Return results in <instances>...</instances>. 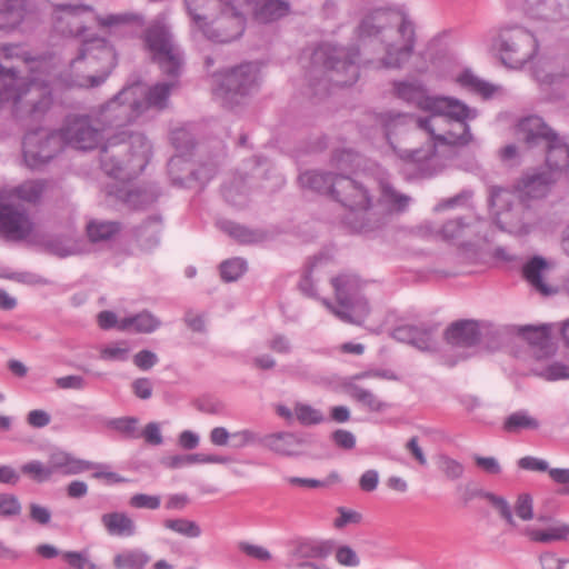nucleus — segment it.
Returning a JSON list of instances; mask_svg holds the SVG:
<instances>
[{
    "instance_id": "obj_63",
    "label": "nucleus",
    "mask_w": 569,
    "mask_h": 569,
    "mask_svg": "<svg viewBox=\"0 0 569 569\" xmlns=\"http://www.w3.org/2000/svg\"><path fill=\"white\" fill-rule=\"evenodd\" d=\"M541 569H569V559L559 558L555 552L546 551L539 556Z\"/></svg>"
},
{
    "instance_id": "obj_59",
    "label": "nucleus",
    "mask_w": 569,
    "mask_h": 569,
    "mask_svg": "<svg viewBox=\"0 0 569 569\" xmlns=\"http://www.w3.org/2000/svg\"><path fill=\"white\" fill-rule=\"evenodd\" d=\"M161 505L160 496L136 493L130 497L129 506L134 509L157 510Z\"/></svg>"
},
{
    "instance_id": "obj_58",
    "label": "nucleus",
    "mask_w": 569,
    "mask_h": 569,
    "mask_svg": "<svg viewBox=\"0 0 569 569\" xmlns=\"http://www.w3.org/2000/svg\"><path fill=\"white\" fill-rule=\"evenodd\" d=\"M336 561L343 567L355 568L360 565V558L350 546L342 545L335 550Z\"/></svg>"
},
{
    "instance_id": "obj_51",
    "label": "nucleus",
    "mask_w": 569,
    "mask_h": 569,
    "mask_svg": "<svg viewBox=\"0 0 569 569\" xmlns=\"http://www.w3.org/2000/svg\"><path fill=\"white\" fill-rule=\"evenodd\" d=\"M437 463L441 473L450 481L462 478L465 473V466L447 455H440Z\"/></svg>"
},
{
    "instance_id": "obj_54",
    "label": "nucleus",
    "mask_w": 569,
    "mask_h": 569,
    "mask_svg": "<svg viewBox=\"0 0 569 569\" xmlns=\"http://www.w3.org/2000/svg\"><path fill=\"white\" fill-rule=\"evenodd\" d=\"M246 270L247 263L241 258L229 259L220 264L221 278L227 282L238 280Z\"/></svg>"
},
{
    "instance_id": "obj_37",
    "label": "nucleus",
    "mask_w": 569,
    "mask_h": 569,
    "mask_svg": "<svg viewBox=\"0 0 569 569\" xmlns=\"http://www.w3.org/2000/svg\"><path fill=\"white\" fill-rule=\"evenodd\" d=\"M483 222L475 220L473 222H465L461 218L447 221L441 229L442 237L448 240L460 238H470L479 236V231Z\"/></svg>"
},
{
    "instance_id": "obj_64",
    "label": "nucleus",
    "mask_w": 569,
    "mask_h": 569,
    "mask_svg": "<svg viewBox=\"0 0 569 569\" xmlns=\"http://www.w3.org/2000/svg\"><path fill=\"white\" fill-rule=\"evenodd\" d=\"M238 548L248 557L260 561H269L272 558L270 551L262 546L253 545L247 541H241L239 542Z\"/></svg>"
},
{
    "instance_id": "obj_35",
    "label": "nucleus",
    "mask_w": 569,
    "mask_h": 569,
    "mask_svg": "<svg viewBox=\"0 0 569 569\" xmlns=\"http://www.w3.org/2000/svg\"><path fill=\"white\" fill-rule=\"evenodd\" d=\"M112 57L111 48H109L103 40H97L84 43L83 48L80 50V54L71 61L70 68L71 71H76L83 61L92 66L98 59H111Z\"/></svg>"
},
{
    "instance_id": "obj_41",
    "label": "nucleus",
    "mask_w": 569,
    "mask_h": 569,
    "mask_svg": "<svg viewBox=\"0 0 569 569\" xmlns=\"http://www.w3.org/2000/svg\"><path fill=\"white\" fill-rule=\"evenodd\" d=\"M540 422L526 410H518L506 417L502 429L508 433H519L523 430H537Z\"/></svg>"
},
{
    "instance_id": "obj_2",
    "label": "nucleus",
    "mask_w": 569,
    "mask_h": 569,
    "mask_svg": "<svg viewBox=\"0 0 569 569\" xmlns=\"http://www.w3.org/2000/svg\"><path fill=\"white\" fill-rule=\"evenodd\" d=\"M360 163V157L351 150L335 152L331 159L332 170H309L299 176L302 188L321 194L331 196L343 207L363 214V221L352 228L358 232H371L386 221V216L376 218L372 196L365 181L349 176Z\"/></svg>"
},
{
    "instance_id": "obj_16",
    "label": "nucleus",
    "mask_w": 569,
    "mask_h": 569,
    "mask_svg": "<svg viewBox=\"0 0 569 569\" xmlns=\"http://www.w3.org/2000/svg\"><path fill=\"white\" fill-rule=\"evenodd\" d=\"M23 159L30 169H40L62 149L60 136L56 131L39 128L24 136Z\"/></svg>"
},
{
    "instance_id": "obj_45",
    "label": "nucleus",
    "mask_w": 569,
    "mask_h": 569,
    "mask_svg": "<svg viewBox=\"0 0 569 569\" xmlns=\"http://www.w3.org/2000/svg\"><path fill=\"white\" fill-rule=\"evenodd\" d=\"M224 199L233 206L241 207L246 203L248 188L242 177H234L222 188Z\"/></svg>"
},
{
    "instance_id": "obj_7",
    "label": "nucleus",
    "mask_w": 569,
    "mask_h": 569,
    "mask_svg": "<svg viewBox=\"0 0 569 569\" xmlns=\"http://www.w3.org/2000/svg\"><path fill=\"white\" fill-rule=\"evenodd\" d=\"M43 192L41 181L29 180L13 190L0 191V231L10 240H23L33 230V223L17 199L36 202Z\"/></svg>"
},
{
    "instance_id": "obj_3",
    "label": "nucleus",
    "mask_w": 569,
    "mask_h": 569,
    "mask_svg": "<svg viewBox=\"0 0 569 569\" xmlns=\"http://www.w3.org/2000/svg\"><path fill=\"white\" fill-rule=\"evenodd\" d=\"M359 32L369 39L370 47L381 48L376 57H369L367 47L363 49V63L373 69H399L413 52L415 26L402 9H372L362 19Z\"/></svg>"
},
{
    "instance_id": "obj_36",
    "label": "nucleus",
    "mask_w": 569,
    "mask_h": 569,
    "mask_svg": "<svg viewBox=\"0 0 569 569\" xmlns=\"http://www.w3.org/2000/svg\"><path fill=\"white\" fill-rule=\"evenodd\" d=\"M187 10L200 29L202 24L223 6V0H184Z\"/></svg>"
},
{
    "instance_id": "obj_24",
    "label": "nucleus",
    "mask_w": 569,
    "mask_h": 569,
    "mask_svg": "<svg viewBox=\"0 0 569 569\" xmlns=\"http://www.w3.org/2000/svg\"><path fill=\"white\" fill-rule=\"evenodd\" d=\"M306 441L297 433L278 431L263 436L262 446L271 452L282 457H296L300 455Z\"/></svg>"
},
{
    "instance_id": "obj_52",
    "label": "nucleus",
    "mask_w": 569,
    "mask_h": 569,
    "mask_svg": "<svg viewBox=\"0 0 569 569\" xmlns=\"http://www.w3.org/2000/svg\"><path fill=\"white\" fill-rule=\"evenodd\" d=\"M161 229L160 219L157 217L148 219L137 230V236L141 241H146L147 247L157 244L159 241V233Z\"/></svg>"
},
{
    "instance_id": "obj_33",
    "label": "nucleus",
    "mask_w": 569,
    "mask_h": 569,
    "mask_svg": "<svg viewBox=\"0 0 569 569\" xmlns=\"http://www.w3.org/2000/svg\"><path fill=\"white\" fill-rule=\"evenodd\" d=\"M149 552L139 547L123 548L112 558L114 569H146L150 563Z\"/></svg>"
},
{
    "instance_id": "obj_46",
    "label": "nucleus",
    "mask_w": 569,
    "mask_h": 569,
    "mask_svg": "<svg viewBox=\"0 0 569 569\" xmlns=\"http://www.w3.org/2000/svg\"><path fill=\"white\" fill-rule=\"evenodd\" d=\"M477 495L481 498L486 499L500 515V517L509 525L510 527H517V522L513 518L511 506L509 502L501 496H497L492 492L485 491L478 489Z\"/></svg>"
},
{
    "instance_id": "obj_25",
    "label": "nucleus",
    "mask_w": 569,
    "mask_h": 569,
    "mask_svg": "<svg viewBox=\"0 0 569 569\" xmlns=\"http://www.w3.org/2000/svg\"><path fill=\"white\" fill-rule=\"evenodd\" d=\"M380 190L379 204L385 206L388 213H402L410 203L411 197L400 192L390 181L389 174L382 173L378 179Z\"/></svg>"
},
{
    "instance_id": "obj_62",
    "label": "nucleus",
    "mask_w": 569,
    "mask_h": 569,
    "mask_svg": "<svg viewBox=\"0 0 569 569\" xmlns=\"http://www.w3.org/2000/svg\"><path fill=\"white\" fill-rule=\"evenodd\" d=\"M515 512L518 518L529 521L533 518V500L529 493H521L515 505Z\"/></svg>"
},
{
    "instance_id": "obj_11",
    "label": "nucleus",
    "mask_w": 569,
    "mask_h": 569,
    "mask_svg": "<svg viewBox=\"0 0 569 569\" xmlns=\"http://www.w3.org/2000/svg\"><path fill=\"white\" fill-rule=\"evenodd\" d=\"M216 81L214 96L226 106L233 107L258 91L260 69L253 62L241 63L220 73Z\"/></svg>"
},
{
    "instance_id": "obj_39",
    "label": "nucleus",
    "mask_w": 569,
    "mask_h": 569,
    "mask_svg": "<svg viewBox=\"0 0 569 569\" xmlns=\"http://www.w3.org/2000/svg\"><path fill=\"white\" fill-rule=\"evenodd\" d=\"M289 8V3L283 0H258L254 6V17L260 22H270L284 17Z\"/></svg>"
},
{
    "instance_id": "obj_21",
    "label": "nucleus",
    "mask_w": 569,
    "mask_h": 569,
    "mask_svg": "<svg viewBox=\"0 0 569 569\" xmlns=\"http://www.w3.org/2000/svg\"><path fill=\"white\" fill-rule=\"evenodd\" d=\"M537 520L546 525V527L539 528L537 526H527L522 530V533L530 541L548 545L569 539L568 523L555 520L551 517L543 515H538Z\"/></svg>"
},
{
    "instance_id": "obj_56",
    "label": "nucleus",
    "mask_w": 569,
    "mask_h": 569,
    "mask_svg": "<svg viewBox=\"0 0 569 569\" xmlns=\"http://www.w3.org/2000/svg\"><path fill=\"white\" fill-rule=\"evenodd\" d=\"M21 471L37 482L48 481L52 477L49 463L44 465L39 460H32L22 465Z\"/></svg>"
},
{
    "instance_id": "obj_12",
    "label": "nucleus",
    "mask_w": 569,
    "mask_h": 569,
    "mask_svg": "<svg viewBox=\"0 0 569 569\" xmlns=\"http://www.w3.org/2000/svg\"><path fill=\"white\" fill-rule=\"evenodd\" d=\"M338 307L327 299L322 303L343 322L361 325L369 315V306L360 292V280L356 276L343 274L332 279Z\"/></svg>"
},
{
    "instance_id": "obj_29",
    "label": "nucleus",
    "mask_w": 569,
    "mask_h": 569,
    "mask_svg": "<svg viewBox=\"0 0 569 569\" xmlns=\"http://www.w3.org/2000/svg\"><path fill=\"white\" fill-rule=\"evenodd\" d=\"M49 467L53 473L66 476L78 475L88 471L92 467L91 461L78 459L66 451H54L49 456Z\"/></svg>"
},
{
    "instance_id": "obj_44",
    "label": "nucleus",
    "mask_w": 569,
    "mask_h": 569,
    "mask_svg": "<svg viewBox=\"0 0 569 569\" xmlns=\"http://www.w3.org/2000/svg\"><path fill=\"white\" fill-rule=\"evenodd\" d=\"M220 228L230 237L241 243H256L263 239V234L256 230H250L232 221H222Z\"/></svg>"
},
{
    "instance_id": "obj_31",
    "label": "nucleus",
    "mask_w": 569,
    "mask_h": 569,
    "mask_svg": "<svg viewBox=\"0 0 569 569\" xmlns=\"http://www.w3.org/2000/svg\"><path fill=\"white\" fill-rule=\"evenodd\" d=\"M28 0H0V30H12L26 18Z\"/></svg>"
},
{
    "instance_id": "obj_14",
    "label": "nucleus",
    "mask_w": 569,
    "mask_h": 569,
    "mask_svg": "<svg viewBox=\"0 0 569 569\" xmlns=\"http://www.w3.org/2000/svg\"><path fill=\"white\" fill-rule=\"evenodd\" d=\"M61 142L82 151L102 148L103 130L94 121L91 111L88 114H69L58 131Z\"/></svg>"
},
{
    "instance_id": "obj_40",
    "label": "nucleus",
    "mask_w": 569,
    "mask_h": 569,
    "mask_svg": "<svg viewBox=\"0 0 569 569\" xmlns=\"http://www.w3.org/2000/svg\"><path fill=\"white\" fill-rule=\"evenodd\" d=\"M537 17L546 21L569 20V0H542L536 8Z\"/></svg>"
},
{
    "instance_id": "obj_47",
    "label": "nucleus",
    "mask_w": 569,
    "mask_h": 569,
    "mask_svg": "<svg viewBox=\"0 0 569 569\" xmlns=\"http://www.w3.org/2000/svg\"><path fill=\"white\" fill-rule=\"evenodd\" d=\"M92 18H94L98 24L103 28H117L120 26L130 24L134 22H142L141 16L130 12L109 13L106 16L93 13Z\"/></svg>"
},
{
    "instance_id": "obj_8",
    "label": "nucleus",
    "mask_w": 569,
    "mask_h": 569,
    "mask_svg": "<svg viewBox=\"0 0 569 569\" xmlns=\"http://www.w3.org/2000/svg\"><path fill=\"white\" fill-rule=\"evenodd\" d=\"M519 138L529 147L546 151L545 169L560 178L569 168V143L538 116H529L518 124Z\"/></svg>"
},
{
    "instance_id": "obj_38",
    "label": "nucleus",
    "mask_w": 569,
    "mask_h": 569,
    "mask_svg": "<svg viewBox=\"0 0 569 569\" xmlns=\"http://www.w3.org/2000/svg\"><path fill=\"white\" fill-rule=\"evenodd\" d=\"M522 335L530 345L538 348L535 353L537 358L548 357L555 352L548 326L539 328L527 327L523 329Z\"/></svg>"
},
{
    "instance_id": "obj_55",
    "label": "nucleus",
    "mask_w": 569,
    "mask_h": 569,
    "mask_svg": "<svg viewBox=\"0 0 569 569\" xmlns=\"http://www.w3.org/2000/svg\"><path fill=\"white\" fill-rule=\"evenodd\" d=\"M129 347L126 341L113 342L100 349V359L104 361H126L129 357Z\"/></svg>"
},
{
    "instance_id": "obj_9",
    "label": "nucleus",
    "mask_w": 569,
    "mask_h": 569,
    "mask_svg": "<svg viewBox=\"0 0 569 569\" xmlns=\"http://www.w3.org/2000/svg\"><path fill=\"white\" fill-rule=\"evenodd\" d=\"M143 46L163 73L178 78L183 68V53L174 42L163 17L154 19L143 31Z\"/></svg>"
},
{
    "instance_id": "obj_4",
    "label": "nucleus",
    "mask_w": 569,
    "mask_h": 569,
    "mask_svg": "<svg viewBox=\"0 0 569 569\" xmlns=\"http://www.w3.org/2000/svg\"><path fill=\"white\" fill-rule=\"evenodd\" d=\"M26 78L20 77L11 102L18 118L42 117L52 104V83L56 78L54 62L51 57L33 58L23 68Z\"/></svg>"
},
{
    "instance_id": "obj_34",
    "label": "nucleus",
    "mask_w": 569,
    "mask_h": 569,
    "mask_svg": "<svg viewBox=\"0 0 569 569\" xmlns=\"http://www.w3.org/2000/svg\"><path fill=\"white\" fill-rule=\"evenodd\" d=\"M161 326V321L148 310H143L134 316L120 319V331L150 333Z\"/></svg>"
},
{
    "instance_id": "obj_13",
    "label": "nucleus",
    "mask_w": 569,
    "mask_h": 569,
    "mask_svg": "<svg viewBox=\"0 0 569 569\" xmlns=\"http://www.w3.org/2000/svg\"><path fill=\"white\" fill-rule=\"evenodd\" d=\"M493 48L502 63L515 69L530 61L538 51L535 36L517 24L501 28L493 40Z\"/></svg>"
},
{
    "instance_id": "obj_20",
    "label": "nucleus",
    "mask_w": 569,
    "mask_h": 569,
    "mask_svg": "<svg viewBox=\"0 0 569 569\" xmlns=\"http://www.w3.org/2000/svg\"><path fill=\"white\" fill-rule=\"evenodd\" d=\"M555 173L543 167L528 170L518 181L517 188L521 197L540 199L548 194L551 187L559 180Z\"/></svg>"
},
{
    "instance_id": "obj_57",
    "label": "nucleus",
    "mask_w": 569,
    "mask_h": 569,
    "mask_svg": "<svg viewBox=\"0 0 569 569\" xmlns=\"http://www.w3.org/2000/svg\"><path fill=\"white\" fill-rule=\"evenodd\" d=\"M535 375L548 381L569 379V366L561 362H552L541 370H535Z\"/></svg>"
},
{
    "instance_id": "obj_10",
    "label": "nucleus",
    "mask_w": 569,
    "mask_h": 569,
    "mask_svg": "<svg viewBox=\"0 0 569 569\" xmlns=\"http://www.w3.org/2000/svg\"><path fill=\"white\" fill-rule=\"evenodd\" d=\"M140 94L139 87L128 86L120 90L104 104L99 106L91 111L94 114V121L101 126L103 132L114 131L118 133L141 116V104L138 99Z\"/></svg>"
},
{
    "instance_id": "obj_17",
    "label": "nucleus",
    "mask_w": 569,
    "mask_h": 569,
    "mask_svg": "<svg viewBox=\"0 0 569 569\" xmlns=\"http://www.w3.org/2000/svg\"><path fill=\"white\" fill-rule=\"evenodd\" d=\"M30 63V54L19 44L0 46V101H11L19 74Z\"/></svg>"
},
{
    "instance_id": "obj_60",
    "label": "nucleus",
    "mask_w": 569,
    "mask_h": 569,
    "mask_svg": "<svg viewBox=\"0 0 569 569\" xmlns=\"http://www.w3.org/2000/svg\"><path fill=\"white\" fill-rule=\"evenodd\" d=\"M338 480L337 473H331L327 480H318L312 478H300V477H288L286 481L291 486H298L303 488H326L332 482Z\"/></svg>"
},
{
    "instance_id": "obj_23",
    "label": "nucleus",
    "mask_w": 569,
    "mask_h": 569,
    "mask_svg": "<svg viewBox=\"0 0 569 569\" xmlns=\"http://www.w3.org/2000/svg\"><path fill=\"white\" fill-rule=\"evenodd\" d=\"M136 86L139 87L140 90L138 99L142 107V114L149 109H156L158 111L166 109L169 104L171 91L178 86V81L173 79L170 81L158 82L149 88H144L141 84Z\"/></svg>"
},
{
    "instance_id": "obj_19",
    "label": "nucleus",
    "mask_w": 569,
    "mask_h": 569,
    "mask_svg": "<svg viewBox=\"0 0 569 569\" xmlns=\"http://www.w3.org/2000/svg\"><path fill=\"white\" fill-rule=\"evenodd\" d=\"M335 543L331 540L318 539H300L295 542L291 550V556L296 560H301L296 563L300 569H330L326 565L309 561L311 559H326L333 552Z\"/></svg>"
},
{
    "instance_id": "obj_22",
    "label": "nucleus",
    "mask_w": 569,
    "mask_h": 569,
    "mask_svg": "<svg viewBox=\"0 0 569 569\" xmlns=\"http://www.w3.org/2000/svg\"><path fill=\"white\" fill-rule=\"evenodd\" d=\"M393 337L420 351H435L437 349L435 328L430 326H400L395 329Z\"/></svg>"
},
{
    "instance_id": "obj_28",
    "label": "nucleus",
    "mask_w": 569,
    "mask_h": 569,
    "mask_svg": "<svg viewBox=\"0 0 569 569\" xmlns=\"http://www.w3.org/2000/svg\"><path fill=\"white\" fill-rule=\"evenodd\" d=\"M550 270V264L542 257L531 258L522 269L525 279L539 293L550 296L556 289L545 281L546 273Z\"/></svg>"
},
{
    "instance_id": "obj_48",
    "label": "nucleus",
    "mask_w": 569,
    "mask_h": 569,
    "mask_svg": "<svg viewBox=\"0 0 569 569\" xmlns=\"http://www.w3.org/2000/svg\"><path fill=\"white\" fill-rule=\"evenodd\" d=\"M458 82L465 87L470 89L473 92H477L486 98L490 97L495 87L480 78H478L476 74H473L471 71H463L458 77Z\"/></svg>"
},
{
    "instance_id": "obj_15",
    "label": "nucleus",
    "mask_w": 569,
    "mask_h": 569,
    "mask_svg": "<svg viewBox=\"0 0 569 569\" xmlns=\"http://www.w3.org/2000/svg\"><path fill=\"white\" fill-rule=\"evenodd\" d=\"M199 30L214 42L227 43L238 39L244 31V14L229 2L214 12Z\"/></svg>"
},
{
    "instance_id": "obj_27",
    "label": "nucleus",
    "mask_w": 569,
    "mask_h": 569,
    "mask_svg": "<svg viewBox=\"0 0 569 569\" xmlns=\"http://www.w3.org/2000/svg\"><path fill=\"white\" fill-rule=\"evenodd\" d=\"M101 525L111 537L131 538L138 532L133 518L124 511H111L101 515Z\"/></svg>"
},
{
    "instance_id": "obj_49",
    "label": "nucleus",
    "mask_w": 569,
    "mask_h": 569,
    "mask_svg": "<svg viewBox=\"0 0 569 569\" xmlns=\"http://www.w3.org/2000/svg\"><path fill=\"white\" fill-rule=\"evenodd\" d=\"M263 436H260L257 431L244 428L231 432L230 447L239 450L246 447L262 445Z\"/></svg>"
},
{
    "instance_id": "obj_5",
    "label": "nucleus",
    "mask_w": 569,
    "mask_h": 569,
    "mask_svg": "<svg viewBox=\"0 0 569 569\" xmlns=\"http://www.w3.org/2000/svg\"><path fill=\"white\" fill-rule=\"evenodd\" d=\"M151 150V142L141 132L113 133L101 148V168L110 177L131 179L144 170Z\"/></svg>"
},
{
    "instance_id": "obj_30",
    "label": "nucleus",
    "mask_w": 569,
    "mask_h": 569,
    "mask_svg": "<svg viewBox=\"0 0 569 569\" xmlns=\"http://www.w3.org/2000/svg\"><path fill=\"white\" fill-rule=\"evenodd\" d=\"M395 91L400 99L425 111H429L435 99L428 96L427 90L419 82H397Z\"/></svg>"
},
{
    "instance_id": "obj_26",
    "label": "nucleus",
    "mask_w": 569,
    "mask_h": 569,
    "mask_svg": "<svg viewBox=\"0 0 569 569\" xmlns=\"http://www.w3.org/2000/svg\"><path fill=\"white\" fill-rule=\"evenodd\" d=\"M446 340L453 347L469 348L480 341L479 323L475 320H460L452 323L445 333Z\"/></svg>"
},
{
    "instance_id": "obj_18",
    "label": "nucleus",
    "mask_w": 569,
    "mask_h": 569,
    "mask_svg": "<svg viewBox=\"0 0 569 569\" xmlns=\"http://www.w3.org/2000/svg\"><path fill=\"white\" fill-rule=\"evenodd\" d=\"M92 16V8L83 3L54 4L51 13L53 31L63 37L81 36Z\"/></svg>"
},
{
    "instance_id": "obj_32",
    "label": "nucleus",
    "mask_w": 569,
    "mask_h": 569,
    "mask_svg": "<svg viewBox=\"0 0 569 569\" xmlns=\"http://www.w3.org/2000/svg\"><path fill=\"white\" fill-rule=\"evenodd\" d=\"M47 250L60 258L82 254L89 251L88 244L72 236H57L46 241Z\"/></svg>"
},
{
    "instance_id": "obj_42",
    "label": "nucleus",
    "mask_w": 569,
    "mask_h": 569,
    "mask_svg": "<svg viewBox=\"0 0 569 569\" xmlns=\"http://www.w3.org/2000/svg\"><path fill=\"white\" fill-rule=\"evenodd\" d=\"M120 231L116 221L92 220L87 224V234L91 242H102L111 239Z\"/></svg>"
},
{
    "instance_id": "obj_1",
    "label": "nucleus",
    "mask_w": 569,
    "mask_h": 569,
    "mask_svg": "<svg viewBox=\"0 0 569 569\" xmlns=\"http://www.w3.org/2000/svg\"><path fill=\"white\" fill-rule=\"evenodd\" d=\"M430 116L418 118L417 126L427 131L431 140L413 150H400L399 157L417 167L422 177H431L442 168L438 146H467L472 141L469 121L478 117V110L449 97H435Z\"/></svg>"
},
{
    "instance_id": "obj_43",
    "label": "nucleus",
    "mask_w": 569,
    "mask_h": 569,
    "mask_svg": "<svg viewBox=\"0 0 569 569\" xmlns=\"http://www.w3.org/2000/svg\"><path fill=\"white\" fill-rule=\"evenodd\" d=\"M163 527L189 539H197L202 535L200 525L187 518L166 519Z\"/></svg>"
},
{
    "instance_id": "obj_61",
    "label": "nucleus",
    "mask_w": 569,
    "mask_h": 569,
    "mask_svg": "<svg viewBox=\"0 0 569 569\" xmlns=\"http://www.w3.org/2000/svg\"><path fill=\"white\" fill-rule=\"evenodd\" d=\"M21 513L19 499L11 493H0V517H14Z\"/></svg>"
},
{
    "instance_id": "obj_6",
    "label": "nucleus",
    "mask_w": 569,
    "mask_h": 569,
    "mask_svg": "<svg viewBox=\"0 0 569 569\" xmlns=\"http://www.w3.org/2000/svg\"><path fill=\"white\" fill-rule=\"evenodd\" d=\"M359 50L321 44L310 57L308 76L316 94L327 91V83L351 86L359 78Z\"/></svg>"
},
{
    "instance_id": "obj_53",
    "label": "nucleus",
    "mask_w": 569,
    "mask_h": 569,
    "mask_svg": "<svg viewBox=\"0 0 569 569\" xmlns=\"http://www.w3.org/2000/svg\"><path fill=\"white\" fill-rule=\"evenodd\" d=\"M349 395L358 402L368 407L371 411H381L385 408V403L371 391L359 386H351L349 388Z\"/></svg>"
},
{
    "instance_id": "obj_50",
    "label": "nucleus",
    "mask_w": 569,
    "mask_h": 569,
    "mask_svg": "<svg viewBox=\"0 0 569 569\" xmlns=\"http://www.w3.org/2000/svg\"><path fill=\"white\" fill-rule=\"evenodd\" d=\"M295 417L302 426H315L325 421V416L320 410L302 402L295 405Z\"/></svg>"
}]
</instances>
